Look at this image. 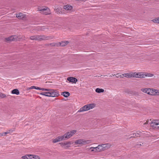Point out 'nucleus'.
<instances>
[{"label": "nucleus", "mask_w": 159, "mask_h": 159, "mask_svg": "<svg viewBox=\"0 0 159 159\" xmlns=\"http://www.w3.org/2000/svg\"><path fill=\"white\" fill-rule=\"evenodd\" d=\"M132 77L136 78H144L146 77H152L154 75L153 74L146 72H131Z\"/></svg>", "instance_id": "1"}, {"label": "nucleus", "mask_w": 159, "mask_h": 159, "mask_svg": "<svg viewBox=\"0 0 159 159\" xmlns=\"http://www.w3.org/2000/svg\"><path fill=\"white\" fill-rule=\"evenodd\" d=\"M52 37H46L44 35H36L31 36L30 40H49L54 39Z\"/></svg>", "instance_id": "2"}, {"label": "nucleus", "mask_w": 159, "mask_h": 159, "mask_svg": "<svg viewBox=\"0 0 159 159\" xmlns=\"http://www.w3.org/2000/svg\"><path fill=\"white\" fill-rule=\"evenodd\" d=\"M91 143V141L89 140H86L84 139H80L76 140L75 143V145L80 144L81 145H86Z\"/></svg>", "instance_id": "3"}, {"label": "nucleus", "mask_w": 159, "mask_h": 159, "mask_svg": "<svg viewBox=\"0 0 159 159\" xmlns=\"http://www.w3.org/2000/svg\"><path fill=\"white\" fill-rule=\"evenodd\" d=\"M150 126L153 129H159V120H154L150 123Z\"/></svg>", "instance_id": "4"}, {"label": "nucleus", "mask_w": 159, "mask_h": 159, "mask_svg": "<svg viewBox=\"0 0 159 159\" xmlns=\"http://www.w3.org/2000/svg\"><path fill=\"white\" fill-rule=\"evenodd\" d=\"M73 142L72 141H68L61 142L59 143L61 147L63 148L67 149L72 144Z\"/></svg>", "instance_id": "5"}, {"label": "nucleus", "mask_w": 159, "mask_h": 159, "mask_svg": "<svg viewBox=\"0 0 159 159\" xmlns=\"http://www.w3.org/2000/svg\"><path fill=\"white\" fill-rule=\"evenodd\" d=\"M76 131L75 130H73L67 132L63 135L65 139L66 140L69 139L75 134L76 133Z\"/></svg>", "instance_id": "6"}, {"label": "nucleus", "mask_w": 159, "mask_h": 159, "mask_svg": "<svg viewBox=\"0 0 159 159\" xmlns=\"http://www.w3.org/2000/svg\"><path fill=\"white\" fill-rule=\"evenodd\" d=\"M38 10L40 11V13L43 14L48 15L50 13V9L47 7L43 8L41 7L39 8H38Z\"/></svg>", "instance_id": "7"}, {"label": "nucleus", "mask_w": 159, "mask_h": 159, "mask_svg": "<svg viewBox=\"0 0 159 159\" xmlns=\"http://www.w3.org/2000/svg\"><path fill=\"white\" fill-rule=\"evenodd\" d=\"M65 140L64 137V135L58 136L56 138L53 139L52 140V142L53 143H56Z\"/></svg>", "instance_id": "8"}, {"label": "nucleus", "mask_w": 159, "mask_h": 159, "mask_svg": "<svg viewBox=\"0 0 159 159\" xmlns=\"http://www.w3.org/2000/svg\"><path fill=\"white\" fill-rule=\"evenodd\" d=\"M50 97H56L59 96V92L56 90H51L50 91Z\"/></svg>", "instance_id": "9"}, {"label": "nucleus", "mask_w": 159, "mask_h": 159, "mask_svg": "<svg viewBox=\"0 0 159 159\" xmlns=\"http://www.w3.org/2000/svg\"><path fill=\"white\" fill-rule=\"evenodd\" d=\"M69 42L66 40H62L61 42L58 43H56L54 44V46H64L67 45Z\"/></svg>", "instance_id": "10"}, {"label": "nucleus", "mask_w": 159, "mask_h": 159, "mask_svg": "<svg viewBox=\"0 0 159 159\" xmlns=\"http://www.w3.org/2000/svg\"><path fill=\"white\" fill-rule=\"evenodd\" d=\"M16 16L19 19H22L23 18H25L26 17V14L24 13L20 12L16 14Z\"/></svg>", "instance_id": "11"}, {"label": "nucleus", "mask_w": 159, "mask_h": 159, "mask_svg": "<svg viewBox=\"0 0 159 159\" xmlns=\"http://www.w3.org/2000/svg\"><path fill=\"white\" fill-rule=\"evenodd\" d=\"M89 110V107L88 104L84 105L78 111V112H83L85 111H87Z\"/></svg>", "instance_id": "12"}, {"label": "nucleus", "mask_w": 159, "mask_h": 159, "mask_svg": "<svg viewBox=\"0 0 159 159\" xmlns=\"http://www.w3.org/2000/svg\"><path fill=\"white\" fill-rule=\"evenodd\" d=\"M63 9L65 10V11L67 12H69L72 11V7L70 5H67L64 6Z\"/></svg>", "instance_id": "13"}, {"label": "nucleus", "mask_w": 159, "mask_h": 159, "mask_svg": "<svg viewBox=\"0 0 159 159\" xmlns=\"http://www.w3.org/2000/svg\"><path fill=\"white\" fill-rule=\"evenodd\" d=\"M67 80L70 82L75 83L78 81L77 79L72 77H69L67 79Z\"/></svg>", "instance_id": "14"}, {"label": "nucleus", "mask_w": 159, "mask_h": 159, "mask_svg": "<svg viewBox=\"0 0 159 159\" xmlns=\"http://www.w3.org/2000/svg\"><path fill=\"white\" fill-rule=\"evenodd\" d=\"M124 77L127 78L132 77L131 72L123 74L122 75H120V78H123Z\"/></svg>", "instance_id": "15"}, {"label": "nucleus", "mask_w": 159, "mask_h": 159, "mask_svg": "<svg viewBox=\"0 0 159 159\" xmlns=\"http://www.w3.org/2000/svg\"><path fill=\"white\" fill-rule=\"evenodd\" d=\"M102 145L103 151L109 148L111 146V145L109 143L103 144H102Z\"/></svg>", "instance_id": "16"}, {"label": "nucleus", "mask_w": 159, "mask_h": 159, "mask_svg": "<svg viewBox=\"0 0 159 159\" xmlns=\"http://www.w3.org/2000/svg\"><path fill=\"white\" fill-rule=\"evenodd\" d=\"M150 88H143L141 89V91L144 93L149 94Z\"/></svg>", "instance_id": "17"}, {"label": "nucleus", "mask_w": 159, "mask_h": 159, "mask_svg": "<svg viewBox=\"0 0 159 159\" xmlns=\"http://www.w3.org/2000/svg\"><path fill=\"white\" fill-rule=\"evenodd\" d=\"M95 148L97 152H100L103 151L102 144L99 145L97 147H95Z\"/></svg>", "instance_id": "18"}, {"label": "nucleus", "mask_w": 159, "mask_h": 159, "mask_svg": "<svg viewBox=\"0 0 159 159\" xmlns=\"http://www.w3.org/2000/svg\"><path fill=\"white\" fill-rule=\"evenodd\" d=\"M61 94L65 97L67 98L70 96V94L69 92L65 91L61 92Z\"/></svg>", "instance_id": "19"}, {"label": "nucleus", "mask_w": 159, "mask_h": 159, "mask_svg": "<svg viewBox=\"0 0 159 159\" xmlns=\"http://www.w3.org/2000/svg\"><path fill=\"white\" fill-rule=\"evenodd\" d=\"M155 89H154L150 88L149 95L151 96H155Z\"/></svg>", "instance_id": "20"}, {"label": "nucleus", "mask_w": 159, "mask_h": 159, "mask_svg": "<svg viewBox=\"0 0 159 159\" xmlns=\"http://www.w3.org/2000/svg\"><path fill=\"white\" fill-rule=\"evenodd\" d=\"M21 36H18L16 35L11 36V40H19L21 39Z\"/></svg>", "instance_id": "21"}, {"label": "nucleus", "mask_w": 159, "mask_h": 159, "mask_svg": "<svg viewBox=\"0 0 159 159\" xmlns=\"http://www.w3.org/2000/svg\"><path fill=\"white\" fill-rule=\"evenodd\" d=\"M31 159H40V157L36 155L31 154Z\"/></svg>", "instance_id": "22"}, {"label": "nucleus", "mask_w": 159, "mask_h": 159, "mask_svg": "<svg viewBox=\"0 0 159 159\" xmlns=\"http://www.w3.org/2000/svg\"><path fill=\"white\" fill-rule=\"evenodd\" d=\"M31 154H26L21 157L22 159H31Z\"/></svg>", "instance_id": "23"}, {"label": "nucleus", "mask_w": 159, "mask_h": 159, "mask_svg": "<svg viewBox=\"0 0 159 159\" xmlns=\"http://www.w3.org/2000/svg\"><path fill=\"white\" fill-rule=\"evenodd\" d=\"M61 9L59 7L57 6L56 7H55V10L56 12L57 13H61Z\"/></svg>", "instance_id": "24"}, {"label": "nucleus", "mask_w": 159, "mask_h": 159, "mask_svg": "<svg viewBox=\"0 0 159 159\" xmlns=\"http://www.w3.org/2000/svg\"><path fill=\"white\" fill-rule=\"evenodd\" d=\"M88 105L89 107V110L93 109L96 106V104L94 103L89 104Z\"/></svg>", "instance_id": "25"}, {"label": "nucleus", "mask_w": 159, "mask_h": 159, "mask_svg": "<svg viewBox=\"0 0 159 159\" xmlns=\"http://www.w3.org/2000/svg\"><path fill=\"white\" fill-rule=\"evenodd\" d=\"M95 91L97 93H103L104 92V90L102 89L97 88L95 89Z\"/></svg>", "instance_id": "26"}, {"label": "nucleus", "mask_w": 159, "mask_h": 159, "mask_svg": "<svg viewBox=\"0 0 159 159\" xmlns=\"http://www.w3.org/2000/svg\"><path fill=\"white\" fill-rule=\"evenodd\" d=\"M11 93L12 94H16L17 95H19L20 93L19 91L17 89H14L12 90Z\"/></svg>", "instance_id": "27"}, {"label": "nucleus", "mask_w": 159, "mask_h": 159, "mask_svg": "<svg viewBox=\"0 0 159 159\" xmlns=\"http://www.w3.org/2000/svg\"><path fill=\"white\" fill-rule=\"evenodd\" d=\"M154 23L159 24V17L154 19L151 20Z\"/></svg>", "instance_id": "28"}, {"label": "nucleus", "mask_w": 159, "mask_h": 159, "mask_svg": "<svg viewBox=\"0 0 159 159\" xmlns=\"http://www.w3.org/2000/svg\"><path fill=\"white\" fill-rule=\"evenodd\" d=\"M141 132H139V131H138V132H137L135 134H134L133 136V137H138V136H139V135H141L140 134H141Z\"/></svg>", "instance_id": "29"}, {"label": "nucleus", "mask_w": 159, "mask_h": 159, "mask_svg": "<svg viewBox=\"0 0 159 159\" xmlns=\"http://www.w3.org/2000/svg\"><path fill=\"white\" fill-rule=\"evenodd\" d=\"M89 150H91V152H97V151L96 150L95 147H91L90 148H88Z\"/></svg>", "instance_id": "30"}, {"label": "nucleus", "mask_w": 159, "mask_h": 159, "mask_svg": "<svg viewBox=\"0 0 159 159\" xmlns=\"http://www.w3.org/2000/svg\"><path fill=\"white\" fill-rule=\"evenodd\" d=\"M6 96L5 94L1 93L0 92V98H3L6 97Z\"/></svg>", "instance_id": "31"}, {"label": "nucleus", "mask_w": 159, "mask_h": 159, "mask_svg": "<svg viewBox=\"0 0 159 159\" xmlns=\"http://www.w3.org/2000/svg\"><path fill=\"white\" fill-rule=\"evenodd\" d=\"M9 133V132H4L0 133V136H5L7 134Z\"/></svg>", "instance_id": "32"}, {"label": "nucleus", "mask_w": 159, "mask_h": 159, "mask_svg": "<svg viewBox=\"0 0 159 159\" xmlns=\"http://www.w3.org/2000/svg\"><path fill=\"white\" fill-rule=\"evenodd\" d=\"M155 96H159V90L155 89Z\"/></svg>", "instance_id": "33"}, {"label": "nucleus", "mask_w": 159, "mask_h": 159, "mask_svg": "<svg viewBox=\"0 0 159 159\" xmlns=\"http://www.w3.org/2000/svg\"><path fill=\"white\" fill-rule=\"evenodd\" d=\"M149 120H147L146 122H145L144 123H143V126H144L145 125H147V126L148 127V126L149 125Z\"/></svg>", "instance_id": "34"}, {"label": "nucleus", "mask_w": 159, "mask_h": 159, "mask_svg": "<svg viewBox=\"0 0 159 159\" xmlns=\"http://www.w3.org/2000/svg\"><path fill=\"white\" fill-rule=\"evenodd\" d=\"M31 89H36L38 90V89H39V87L35 86H33L31 87H30Z\"/></svg>", "instance_id": "35"}, {"label": "nucleus", "mask_w": 159, "mask_h": 159, "mask_svg": "<svg viewBox=\"0 0 159 159\" xmlns=\"http://www.w3.org/2000/svg\"><path fill=\"white\" fill-rule=\"evenodd\" d=\"M46 96L50 97V91L45 92Z\"/></svg>", "instance_id": "36"}, {"label": "nucleus", "mask_w": 159, "mask_h": 159, "mask_svg": "<svg viewBox=\"0 0 159 159\" xmlns=\"http://www.w3.org/2000/svg\"><path fill=\"white\" fill-rule=\"evenodd\" d=\"M40 94L41 95H43L46 96V95L45 94V92H42L40 93Z\"/></svg>", "instance_id": "37"}, {"label": "nucleus", "mask_w": 159, "mask_h": 159, "mask_svg": "<svg viewBox=\"0 0 159 159\" xmlns=\"http://www.w3.org/2000/svg\"><path fill=\"white\" fill-rule=\"evenodd\" d=\"M45 89L44 88H40L39 87V89H38L39 90H42L43 91H45Z\"/></svg>", "instance_id": "38"}, {"label": "nucleus", "mask_w": 159, "mask_h": 159, "mask_svg": "<svg viewBox=\"0 0 159 159\" xmlns=\"http://www.w3.org/2000/svg\"><path fill=\"white\" fill-rule=\"evenodd\" d=\"M30 89H31V87H28V88H27L26 90L27 91H29V90H30Z\"/></svg>", "instance_id": "39"}, {"label": "nucleus", "mask_w": 159, "mask_h": 159, "mask_svg": "<svg viewBox=\"0 0 159 159\" xmlns=\"http://www.w3.org/2000/svg\"><path fill=\"white\" fill-rule=\"evenodd\" d=\"M116 77L118 78V77H119V76L120 77V75H119V74L118 73L116 74Z\"/></svg>", "instance_id": "40"}, {"label": "nucleus", "mask_w": 159, "mask_h": 159, "mask_svg": "<svg viewBox=\"0 0 159 159\" xmlns=\"http://www.w3.org/2000/svg\"><path fill=\"white\" fill-rule=\"evenodd\" d=\"M45 91H47L48 92H49V91L51 90L49 89H45Z\"/></svg>", "instance_id": "41"}, {"label": "nucleus", "mask_w": 159, "mask_h": 159, "mask_svg": "<svg viewBox=\"0 0 159 159\" xmlns=\"http://www.w3.org/2000/svg\"><path fill=\"white\" fill-rule=\"evenodd\" d=\"M115 75H113V74H112V75H111L110 76V77H112V76H115Z\"/></svg>", "instance_id": "42"}, {"label": "nucleus", "mask_w": 159, "mask_h": 159, "mask_svg": "<svg viewBox=\"0 0 159 159\" xmlns=\"http://www.w3.org/2000/svg\"><path fill=\"white\" fill-rule=\"evenodd\" d=\"M125 39H127V38L126 37Z\"/></svg>", "instance_id": "43"}]
</instances>
